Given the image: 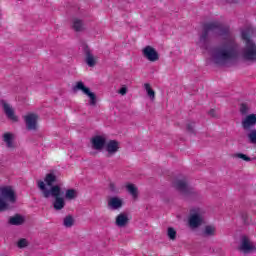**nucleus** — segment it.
Masks as SVG:
<instances>
[{
  "instance_id": "20e7f679",
  "label": "nucleus",
  "mask_w": 256,
  "mask_h": 256,
  "mask_svg": "<svg viewBox=\"0 0 256 256\" xmlns=\"http://www.w3.org/2000/svg\"><path fill=\"white\" fill-rule=\"evenodd\" d=\"M203 213L204 211L201 208H192L190 210L189 226L192 229H197L203 224Z\"/></svg>"
},
{
  "instance_id": "a878e982",
  "label": "nucleus",
  "mask_w": 256,
  "mask_h": 256,
  "mask_svg": "<svg viewBox=\"0 0 256 256\" xmlns=\"http://www.w3.org/2000/svg\"><path fill=\"white\" fill-rule=\"evenodd\" d=\"M144 89L146 90L147 95H148V97H150V99H152V100L155 99V90H152L151 84L145 83Z\"/></svg>"
},
{
  "instance_id": "473e14b6",
  "label": "nucleus",
  "mask_w": 256,
  "mask_h": 256,
  "mask_svg": "<svg viewBox=\"0 0 256 256\" xmlns=\"http://www.w3.org/2000/svg\"><path fill=\"white\" fill-rule=\"evenodd\" d=\"M195 122H189L187 124V131H189V133H195Z\"/></svg>"
},
{
  "instance_id": "f03ea898",
  "label": "nucleus",
  "mask_w": 256,
  "mask_h": 256,
  "mask_svg": "<svg viewBox=\"0 0 256 256\" xmlns=\"http://www.w3.org/2000/svg\"><path fill=\"white\" fill-rule=\"evenodd\" d=\"M38 189L42 191V195L45 199H49L50 195L51 197H54L53 201V208L55 211H61L62 209H65V198L61 197L63 195V191H61V186L54 185L50 189H47L45 186V182L39 180L37 182Z\"/></svg>"
},
{
  "instance_id": "f8f14e48",
  "label": "nucleus",
  "mask_w": 256,
  "mask_h": 256,
  "mask_svg": "<svg viewBox=\"0 0 256 256\" xmlns=\"http://www.w3.org/2000/svg\"><path fill=\"white\" fill-rule=\"evenodd\" d=\"M174 187L182 193V195H191L193 194V188L189 187L187 180H177L174 183Z\"/></svg>"
},
{
  "instance_id": "58836bf2",
  "label": "nucleus",
  "mask_w": 256,
  "mask_h": 256,
  "mask_svg": "<svg viewBox=\"0 0 256 256\" xmlns=\"http://www.w3.org/2000/svg\"><path fill=\"white\" fill-rule=\"evenodd\" d=\"M18 1H22V0H18Z\"/></svg>"
},
{
  "instance_id": "ddd939ff",
  "label": "nucleus",
  "mask_w": 256,
  "mask_h": 256,
  "mask_svg": "<svg viewBox=\"0 0 256 256\" xmlns=\"http://www.w3.org/2000/svg\"><path fill=\"white\" fill-rule=\"evenodd\" d=\"M83 51L85 55V63L88 67H95V65H97V57L93 55L89 46L83 44Z\"/></svg>"
},
{
  "instance_id": "c85d7f7f",
  "label": "nucleus",
  "mask_w": 256,
  "mask_h": 256,
  "mask_svg": "<svg viewBox=\"0 0 256 256\" xmlns=\"http://www.w3.org/2000/svg\"><path fill=\"white\" fill-rule=\"evenodd\" d=\"M29 245V242H27V239L25 238H21L18 242H17V247L19 249H25V247H27Z\"/></svg>"
},
{
  "instance_id": "2eb2a0df",
  "label": "nucleus",
  "mask_w": 256,
  "mask_h": 256,
  "mask_svg": "<svg viewBox=\"0 0 256 256\" xmlns=\"http://www.w3.org/2000/svg\"><path fill=\"white\" fill-rule=\"evenodd\" d=\"M256 125V114H249L242 120V127L246 131L255 127Z\"/></svg>"
},
{
  "instance_id": "6e6552de",
  "label": "nucleus",
  "mask_w": 256,
  "mask_h": 256,
  "mask_svg": "<svg viewBox=\"0 0 256 256\" xmlns=\"http://www.w3.org/2000/svg\"><path fill=\"white\" fill-rule=\"evenodd\" d=\"M238 249L241 251V253L248 255V253H253V251H256V246L251 243L249 237L243 236Z\"/></svg>"
},
{
  "instance_id": "4be33fe9",
  "label": "nucleus",
  "mask_w": 256,
  "mask_h": 256,
  "mask_svg": "<svg viewBox=\"0 0 256 256\" xmlns=\"http://www.w3.org/2000/svg\"><path fill=\"white\" fill-rule=\"evenodd\" d=\"M65 199H68V201H73V199H77V190L75 189L66 190Z\"/></svg>"
},
{
  "instance_id": "4c0bfd02",
  "label": "nucleus",
  "mask_w": 256,
  "mask_h": 256,
  "mask_svg": "<svg viewBox=\"0 0 256 256\" xmlns=\"http://www.w3.org/2000/svg\"><path fill=\"white\" fill-rule=\"evenodd\" d=\"M239 0H228V3H238Z\"/></svg>"
},
{
  "instance_id": "1a4fd4ad",
  "label": "nucleus",
  "mask_w": 256,
  "mask_h": 256,
  "mask_svg": "<svg viewBox=\"0 0 256 256\" xmlns=\"http://www.w3.org/2000/svg\"><path fill=\"white\" fill-rule=\"evenodd\" d=\"M76 89H78V91L83 92L84 95H87V97H89L90 105L97 104V96L95 95V93L91 92V89L87 88L85 84H83V82H77Z\"/></svg>"
},
{
  "instance_id": "c9c22d12",
  "label": "nucleus",
  "mask_w": 256,
  "mask_h": 256,
  "mask_svg": "<svg viewBox=\"0 0 256 256\" xmlns=\"http://www.w3.org/2000/svg\"><path fill=\"white\" fill-rule=\"evenodd\" d=\"M119 93H120V95H127V88H126V87H122V88L119 90Z\"/></svg>"
},
{
  "instance_id": "a211bd4d",
  "label": "nucleus",
  "mask_w": 256,
  "mask_h": 256,
  "mask_svg": "<svg viewBox=\"0 0 256 256\" xmlns=\"http://www.w3.org/2000/svg\"><path fill=\"white\" fill-rule=\"evenodd\" d=\"M203 237H215L217 235V228L215 225H206L202 231Z\"/></svg>"
},
{
  "instance_id": "f704fd0d",
  "label": "nucleus",
  "mask_w": 256,
  "mask_h": 256,
  "mask_svg": "<svg viewBox=\"0 0 256 256\" xmlns=\"http://www.w3.org/2000/svg\"><path fill=\"white\" fill-rule=\"evenodd\" d=\"M242 219L246 225H249V214L247 213L242 214Z\"/></svg>"
},
{
  "instance_id": "72a5a7b5",
  "label": "nucleus",
  "mask_w": 256,
  "mask_h": 256,
  "mask_svg": "<svg viewBox=\"0 0 256 256\" xmlns=\"http://www.w3.org/2000/svg\"><path fill=\"white\" fill-rule=\"evenodd\" d=\"M109 189L111 193H119V189H117V186H115V183L113 182L109 184Z\"/></svg>"
},
{
  "instance_id": "7ed1b4c3",
  "label": "nucleus",
  "mask_w": 256,
  "mask_h": 256,
  "mask_svg": "<svg viewBox=\"0 0 256 256\" xmlns=\"http://www.w3.org/2000/svg\"><path fill=\"white\" fill-rule=\"evenodd\" d=\"M242 41H244L245 46L242 50V57L245 61H251L255 63L256 61V44L251 39L253 37V28H246L241 32Z\"/></svg>"
},
{
  "instance_id": "9d476101",
  "label": "nucleus",
  "mask_w": 256,
  "mask_h": 256,
  "mask_svg": "<svg viewBox=\"0 0 256 256\" xmlns=\"http://www.w3.org/2000/svg\"><path fill=\"white\" fill-rule=\"evenodd\" d=\"M107 144V138L101 135H96L91 138V145L92 148L95 149V151H103L105 149V146Z\"/></svg>"
},
{
  "instance_id": "dca6fc26",
  "label": "nucleus",
  "mask_w": 256,
  "mask_h": 256,
  "mask_svg": "<svg viewBox=\"0 0 256 256\" xmlns=\"http://www.w3.org/2000/svg\"><path fill=\"white\" fill-rule=\"evenodd\" d=\"M129 216L125 213H120L116 216L115 225L117 227H127L129 225Z\"/></svg>"
},
{
  "instance_id": "7c9ffc66",
  "label": "nucleus",
  "mask_w": 256,
  "mask_h": 256,
  "mask_svg": "<svg viewBox=\"0 0 256 256\" xmlns=\"http://www.w3.org/2000/svg\"><path fill=\"white\" fill-rule=\"evenodd\" d=\"M248 139L250 143L256 145V130H251V132L248 134Z\"/></svg>"
},
{
  "instance_id": "2f4dec72",
  "label": "nucleus",
  "mask_w": 256,
  "mask_h": 256,
  "mask_svg": "<svg viewBox=\"0 0 256 256\" xmlns=\"http://www.w3.org/2000/svg\"><path fill=\"white\" fill-rule=\"evenodd\" d=\"M236 157H238V159H242L243 161H251V157H249L243 153L236 154Z\"/></svg>"
},
{
  "instance_id": "423d86ee",
  "label": "nucleus",
  "mask_w": 256,
  "mask_h": 256,
  "mask_svg": "<svg viewBox=\"0 0 256 256\" xmlns=\"http://www.w3.org/2000/svg\"><path fill=\"white\" fill-rule=\"evenodd\" d=\"M24 121L26 123V129L27 131H37L38 124L37 121H39V116L35 113H29L24 116Z\"/></svg>"
},
{
  "instance_id": "f257e3e1",
  "label": "nucleus",
  "mask_w": 256,
  "mask_h": 256,
  "mask_svg": "<svg viewBox=\"0 0 256 256\" xmlns=\"http://www.w3.org/2000/svg\"><path fill=\"white\" fill-rule=\"evenodd\" d=\"M202 34L200 35V43H207L209 33L218 31L219 37L222 39V45L215 48L212 59L216 65H225L227 61L237 59L239 55V44L237 38L229 26L223 25L219 21L206 22L202 25Z\"/></svg>"
},
{
  "instance_id": "4468645a",
  "label": "nucleus",
  "mask_w": 256,
  "mask_h": 256,
  "mask_svg": "<svg viewBox=\"0 0 256 256\" xmlns=\"http://www.w3.org/2000/svg\"><path fill=\"white\" fill-rule=\"evenodd\" d=\"M104 149L107 153L106 157H113L119 151V142L117 140H109L106 142Z\"/></svg>"
},
{
  "instance_id": "bb28decb",
  "label": "nucleus",
  "mask_w": 256,
  "mask_h": 256,
  "mask_svg": "<svg viewBox=\"0 0 256 256\" xmlns=\"http://www.w3.org/2000/svg\"><path fill=\"white\" fill-rule=\"evenodd\" d=\"M251 107H249V104L243 102L240 104V108L239 111L241 113V115H247L250 111Z\"/></svg>"
},
{
  "instance_id": "393cba45",
  "label": "nucleus",
  "mask_w": 256,
  "mask_h": 256,
  "mask_svg": "<svg viewBox=\"0 0 256 256\" xmlns=\"http://www.w3.org/2000/svg\"><path fill=\"white\" fill-rule=\"evenodd\" d=\"M63 225L64 227H67V228L73 227V225H75V219H73V216L71 215L66 216L63 220Z\"/></svg>"
},
{
  "instance_id": "aec40b11",
  "label": "nucleus",
  "mask_w": 256,
  "mask_h": 256,
  "mask_svg": "<svg viewBox=\"0 0 256 256\" xmlns=\"http://www.w3.org/2000/svg\"><path fill=\"white\" fill-rule=\"evenodd\" d=\"M3 141L6 143L8 149H13L15 146L13 145V134L10 132H6L3 134Z\"/></svg>"
},
{
  "instance_id": "9b49d317",
  "label": "nucleus",
  "mask_w": 256,
  "mask_h": 256,
  "mask_svg": "<svg viewBox=\"0 0 256 256\" xmlns=\"http://www.w3.org/2000/svg\"><path fill=\"white\" fill-rule=\"evenodd\" d=\"M1 105L3 107V111L6 117L10 119V121L17 123V121H19V118L17 117V115H15V110L13 109V107H11V104L7 103L5 100H2Z\"/></svg>"
},
{
  "instance_id": "6ab92c4d",
  "label": "nucleus",
  "mask_w": 256,
  "mask_h": 256,
  "mask_svg": "<svg viewBox=\"0 0 256 256\" xmlns=\"http://www.w3.org/2000/svg\"><path fill=\"white\" fill-rule=\"evenodd\" d=\"M8 223L10 225L19 226V225H23V223H25V219L23 218V216L17 214L15 216L10 217Z\"/></svg>"
},
{
  "instance_id": "39448f33",
  "label": "nucleus",
  "mask_w": 256,
  "mask_h": 256,
  "mask_svg": "<svg viewBox=\"0 0 256 256\" xmlns=\"http://www.w3.org/2000/svg\"><path fill=\"white\" fill-rule=\"evenodd\" d=\"M0 196L8 203H15V201H17V195H15V190L12 186L0 187Z\"/></svg>"
},
{
  "instance_id": "c756f323",
  "label": "nucleus",
  "mask_w": 256,
  "mask_h": 256,
  "mask_svg": "<svg viewBox=\"0 0 256 256\" xmlns=\"http://www.w3.org/2000/svg\"><path fill=\"white\" fill-rule=\"evenodd\" d=\"M9 209V204L7 200L0 197V211H7Z\"/></svg>"
},
{
  "instance_id": "cd10ccee",
  "label": "nucleus",
  "mask_w": 256,
  "mask_h": 256,
  "mask_svg": "<svg viewBox=\"0 0 256 256\" xmlns=\"http://www.w3.org/2000/svg\"><path fill=\"white\" fill-rule=\"evenodd\" d=\"M167 235L171 241H175V239H177V231H175V228H168Z\"/></svg>"
},
{
  "instance_id": "0eeeda50",
  "label": "nucleus",
  "mask_w": 256,
  "mask_h": 256,
  "mask_svg": "<svg viewBox=\"0 0 256 256\" xmlns=\"http://www.w3.org/2000/svg\"><path fill=\"white\" fill-rule=\"evenodd\" d=\"M142 54L145 59L150 61L151 63H155L159 61V52L152 46H146L142 49Z\"/></svg>"
},
{
  "instance_id": "b1692460",
  "label": "nucleus",
  "mask_w": 256,
  "mask_h": 256,
  "mask_svg": "<svg viewBox=\"0 0 256 256\" xmlns=\"http://www.w3.org/2000/svg\"><path fill=\"white\" fill-rule=\"evenodd\" d=\"M126 189L134 199H137V195H138L137 187H135L133 184H127Z\"/></svg>"
},
{
  "instance_id": "412c9836",
  "label": "nucleus",
  "mask_w": 256,
  "mask_h": 256,
  "mask_svg": "<svg viewBox=\"0 0 256 256\" xmlns=\"http://www.w3.org/2000/svg\"><path fill=\"white\" fill-rule=\"evenodd\" d=\"M46 185H48V187H55V185H53V183H55L57 181V176H55V174L53 173H48L45 176L44 179Z\"/></svg>"
},
{
  "instance_id": "e433bc0d",
  "label": "nucleus",
  "mask_w": 256,
  "mask_h": 256,
  "mask_svg": "<svg viewBox=\"0 0 256 256\" xmlns=\"http://www.w3.org/2000/svg\"><path fill=\"white\" fill-rule=\"evenodd\" d=\"M209 115H211V117H215V110L214 109L210 110Z\"/></svg>"
},
{
  "instance_id": "5701e85b",
  "label": "nucleus",
  "mask_w": 256,
  "mask_h": 256,
  "mask_svg": "<svg viewBox=\"0 0 256 256\" xmlns=\"http://www.w3.org/2000/svg\"><path fill=\"white\" fill-rule=\"evenodd\" d=\"M72 29H74V31H83L84 27H83V21L79 20V19H74L73 20V24H72Z\"/></svg>"
},
{
  "instance_id": "f3484780",
  "label": "nucleus",
  "mask_w": 256,
  "mask_h": 256,
  "mask_svg": "<svg viewBox=\"0 0 256 256\" xmlns=\"http://www.w3.org/2000/svg\"><path fill=\"white\" fill-rule=\"evenodd\" d=\"M108 207L111 209H121L123 207V200L119 197H112L108 200Z\"/></svg>"
}]
</instances>
